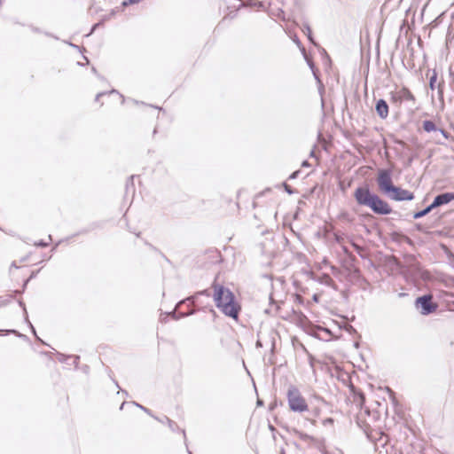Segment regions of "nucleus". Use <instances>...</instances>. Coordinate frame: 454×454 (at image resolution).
<instances>
[{"label": "nucleus", "instance_id": "nucleus-21", "mask_svg": "<svg viewBox=\"0 0 454 454\" xmlns=\"http://www.w3.org/2000/svg\"><path fill=\"white\" fill-rule=\"evenodd\" d=\"M35 246L41 247H46L49 246V242H46L44 240H39L35 243Z\"/></svg>", "mask_w": 454, "mask_h": 454}, {"label": "nucleus", "instance_id": "nucleus-11", "mask_svg": "<svg viewBox=\"0 0 454 454\" xmlns=\"http://www.w3.org/2000/svg\"><path fill=\"white\" fill-rule=\"evenodd\" d=\"M154 419L156 420H158L159 422L162 423V424H167V426H168L170 430H172L173 432L179 430V427H178L177 424L175 421L171 420L167 416H164L162 419H159L158 417H154Z\"/></svg>", "mask_w": 454, "mask_h": 454}, {"label": "nucleus", "instance_id": "nucleus-39", "mask_svg": "<svg viewBox=\"0 0 454 454\" xmlns=\"http://www.w3.org/2000/svg\"><path fill=\"white\" fill-rule=\"evenodd\" d=\"M183 435H184V438L185 439L186 438V434H185V431L184 429L181 430Z\"/></svg>", "mask_w": 454, "mask_h": 454}, {"label": "nucleus", "instance_id": "nucleus-2", "mask_svg": "<svg viewBox=\"0 0 454 454\" xmlns=\"http://www.w3.org/2000/svg\"><path fill=\"white\" fill-rule=\"evenodd\" d=\"M213 298L217 309L227 317L238 319L240 306L235 301L233 293L223 285L214 283Z\"/></svg>", "mask_w": 454, "mask_h": 454}, {"label": "nucleus", "instance_id": "nucleus-46", "mask_svg": "<svg viewBox=\"0 0 454 454\" xmlns=\"http://www.w3.org/2000/svg\"><path fill=\"white\" fill-rule=\"evenodd\" d=\"M441 131V133H442L444 136H445V132L443 129H439Z\"/></svg>", "mask_w": 454, "mask_h": 454}, {"label": "nucleus", "instance_id": "nucleus-5", "mask_svg": "<svg viewBox=\"0 0 454 454\" xmlns=\"http://www.w3.org/2000/svg\"><path fill=\"white\" fill-rule=\"evenodd\" d=\"M415 308L421 315L427 316L436 310L437 304L433 301L431 294H425L416 299Z\"/></svg>", "mask_w": 454, "mask_h": 454}, {"label": "nucleus", "instance_id": "nucleus-35", "mask_svg": "<svg viewBox=\"0 0 454 454\" xmlns=\"http://www.w3.org/2000/svg\"><path fill=\"white\" fill-rule=\"evenodd\" d=\"M333 419H331V418H328V419H326L325 420V423H333Z\"/></svg>", "mask_w": 454, "mask_h": 454}, {"label": "nucleus", "instance_id": "nucleus-42", "mask_svg": "<svg viewBox=\"0 0 454 454\" xmlns=\"http://www.w3.org/2000/svg\"><path fill=\"white\" fill-rule=\"evenodd\" d=\"M109 93H117V90H112Z\"/></svg>", "mask_w": 454, "mask_h": 454}, {"label": "nucleus", "instance_id": "nucleus-25", "mask_svg": "<svg viewBox=\"0 0 454 454\" xmlns=\"http://www.w3.org/2000/svg\"><path fill=\"white\" fill-rule=\"evenodd\" d=\"M19 304L20 307H22V309L24 310L25 317H26V320H27V312L26 306H25L24 302L22 301H20Z\"/></svg>", "mask_w": 454, "mask_h": 454}, {"label": "nucleus", "instance_id": "nucleus-47", "mask_svg": "<svg viewBox=\"0 0 454 454\" xmlns=\"http://www.w3.org/2000/svg\"><path fill=\"white\" fill-rule=\"evenodd\" d=\"M124 404H125V403H121V407H120V409H121V410L123 408Z\"/></svg>", "mask_w": 454, "mask_h": 454}, {"label": "nucleus", "instance_id": "nucleus-32", "mask_svg": "<svg viewBox=\"0 0 454 454\" xmlns=\"http://www.w3.org/2000/svg\"><path fill=\"white\" fill-rule=\"evenodd\" d=\"M256 347H257V348H259V347H260V348H261V347H262V340H260V339H259V340L256 341Z\"/></svg>", "mask_w": 454, "mask_h": 454}, {"label": "nucleus", "instance_id": "nucleus-3", "mask_svg": "<svg viewBox=\"0 0 454 454\" xmlns=\"http://www.w3.org/2000/svg\"><path fill=\"white\" fill-rule=\"evenodd\" d=\"M287 401L290 410L294 412L301 413L309 409L306 400L301 395L300 390L294 386H290L288 388Z\"/></svg>", "mask_w": 454, "mask_h": 454}, {"label": "nucleus", "instance_id": "nucleus-49", "mask_svg": "<svg viewBox=\"0 0 454 454\" xmlns=\"http://www.w3.org/2000/svg\"><path fill=\"white\" fill-rule=\"evenodd\" d=\"M417 229L420 230V225L419 224H417Z\"/></svg>", "mask_w": 454, "mask_h": 454}, {"label": "nucleus", "instance_id": "nucleus-50", "mask_svg": "<svg viewBox=\"0 0 454 454\" xmlns=\"http://www.w3.org/2000/svg\"><path fill=\"white\" fill-rule=\"evenodd\" d=\"M121 392H122L123 394H125V395H128L127 391H125V390H122Z\"/></svg>", "mask_w": 454, "mask_h": 454}, {"label": "nucleus", "instance_id": "nucleus-38", "mask_svg": "<svg viewBox=\"0 0 454 454\" xmlns=\"http://www.w3.org/2000/svg\"><path fill=\"white\" fill-rule=\"evenodd\" d=\"M30 327H31V329H32V331H33L34 334H35V335H36V334H35V330L34 326H33L31 324H30Z\"/></svg>", "mask_w": 454, "mask_h": 454}, {"label": "nucleus", "instance_id": "nucleus-52", "mask_svg": "<svg viewBox=\"0 0 454 454\" xmlns=\"http://www.w3.org/2000/svg\"><path fill=\"white\" fill-rule=\"evenodd\" d=\"M188 453H189V454H192L190 450H188Z\"/></svg>", "mask_w": 454, "mask_h": 454}, {"label": "nucleus", "instance_id": "nucleus-43", "mask_svg": "<svg viewBox=\"0 0 454 454\" xmlns=\"http://www.w3.org/2000/svg\"><path fill=\"white\" fill-rule=\"evenodd\" d=\"M83 58L86 60V63L88 64L89 63V59H87V57L84 56Z\"/></svg>", "mask_w": 454, "mask_h": 454}, {"label": "nucleus", "instance_id": "nucleus-26", "mask_svg": "<svg viewBox=\"0 0 454 454\" xmlns=\"http://www.w3.org/2000/svg\"><path fill=\"white\" fill-rule=\"evenodd\" d=\"M64 43H67L69 46H71V47H73V48H74V49H76V50H78V51H81L80 46H78V45H76V44H74V43H72L66 42V41H64Z\"/></svg>", "mask_w": 454, "mask_h": 454}, {"label": "nucleus", "instance_id": "nucleus-7", "mask_svg": "<svg viewBox=\"0 0 454 454\" xmlns=\"http://www.w3.org/2000/svg\"><path fill=\"white\" fill-rule=\"evenodd\" d=\"M391 99L395 103H401L403 101H415V97L407 88H402L401 90L391 93Z\"/></svg>", "mask_w": 454, "mask_h": 454}, {"label": "nucleus", "instance_id": "nucleus-30", "mask_svg": "<svg viewBox=\"0 0 454 454\" xmlns=\"http://www.w3.org/2000/svg\"><path fill=\"white\" fill-rule=\"evenodd\" d=\"M325 278H326V282H325V283H326L327 285H330V283H332V282H333V279L331 278V277H330V276L325 275Z\"/></svg>", "mask_w": 454, "mask_h": 454}, {"label": "nucleus", "instance_id": "nucleus-4", "mask_svg": "<svg viewBox=\"0 0 454 454\" xmlns=\"http://www.w3.org/2000/svg\"><path fill=\"white\" fill-rule=\"evenodd\" d=\"M377 184L380 191L386 196L390 195L395 185L392 181V171L388 168H381L378 172Z\"/></svg>", "mask_w": 454, "mask_h": 454}, {"label": "nucleus", "instance_id": "nucleus-12", "mask_svg": "<svg viewBox=\"0 0 454 454\" xmlns=\"http://www.w3.org/2000/svg\"><path fill=\"white\" fill-rule=\"evenodd\" d=\"M240 6L254 7L257 9H264L263 2L257 1V0H246L245 2H242L239 4V7H240Z\"/></svg>", "mask_w": 454, "mask_h": 454}, {"label": "nucleus", "instance_id": "nucleus-44", "mask_svg": "<svg viewBox=\"0 0 454 454\" xmlns=\"http://www.w3.org/2000/svg\"><path fill=\"white\" fill-rule=\"evenodd\" d=\"M92 72L95 73V74L97 73V70H96L95 67H92Z\"/></svg>", "mask_w": 454, "mask_h": 454}, {"label": "nucleus", "instance_id": "nucleus-45", "mask_svg": "<svg viewBox=\"0 0 454 454\" xmlns=\"http://www.w3.org/2000/svg\"><path fill=\"white\" fill-rule=\"evenodd\" d=\"M134 102H135L137 105H138V104H144V102L139 103V102H138V101H137V100H135Z\"/></svg>", "mask_w": 454, "mask_h": 454}, {"label": "nucleus", "instance_id": "nucleus-16", "mask_svg": "<svg viewBox=\"0 0 454 454\" xmlns=\"http://www.w3.org/2000/svg\"><path fill=\"white\" fill-rule=\"evenodd\" d=\"M270 14L283 20H285L284 11L282 7H271Z\"/></svg>", "mask_w": 454, "mask_h": 454}, {"label": "nucleus", "instance_id": "nucleus-9", "mask_svg": "<svg viewBox=\"0 0 454 454\" xmlns=\"http://www.w3.org/2000/svg\"><path fill=\"white\" fill-rule=\"evenodd\" d=\"M375 110L381 119L388 116V105L385 99L380 98L376 102Z\"/></svg>", "mask_w": 454, "mask_h": 454}, {"label": "nucleus", "instance_id": "nucleus-1", "mask_svg": "<svg viewBox=\"0 0 454 454\" xmlns=\"http://www.w3.org/2000/svg\"><path fill=\"white\" fill-rule=\"evenodd\" d=\"M354 198L358 205L369 207L374 214L386 215L392 213L388 203L378 194L372 192L366 184L355 190Z\"/></svg>", "mask_w": 454, "mask_h": 454}, {"label": "nucleus", "instance_id": "nucleus-8", "mask_svg": "<svg viewBox=\"0 0 454 454\" xmlns=\"http://www.w3.org/2000/svg\"><path fill=\"white\" fill-rule=\"evenodd\" d=\"M454 200V192H443L434 197L431 205L434 208L450 203Z\"/></svg>", "mask_w": 454, "mask_h": 454}, {"label": "nucleus", "instance_id": "nucleus-33", "mask_svg": "<svg viewBox=\"0 0 454 454\" xmlns=\"http://www.w3.org/2000/svg\"><path fill=\"white\" fill-rule=\"evenodd\" d=\"M98 25H99L98 23H97V24H94V25H93V27H92V28H91V31H90V34H92V33L95 31V29H97V27H98Z\"/></svg>", "mask_w": 454, "mask_h": 454}, {"label": "nucleus", "instance_id": "nucleus-28", "mask_svg": "<svg viewBox=\"0 0 454 454\" xmlns=\"http://www.w3.org/2000/svg\"><path fill=\"white\" fill-rule=\"evenodd\" d=\"M107 92H99L96 95V98H95V101H98L99 100V98L106 95Z\"/></svg>", "mask_w": 454, "mask_h": 454}, {"label": "nucleus", "instance_id": "nucleus-29", "mask_svg": "<svg viewBox=\"0 0 454 454\" xmlns=\"http://www.w3.org/2000/svg\"><path fill=\"white\" fill-rule=\"evenodd\" d=\"M72 358H74V365L77 366V364H78V361L80 359V356H72Z\"/></svg>", "mask_w": 454, "mask_h": 454}, {"label": "nucleus", "instance_id": "nucleus-18", "mask_svg": "<svg viewBox=\"0 0 454 454\" xmlns=\"http://www.w3.org/2000/svg\"><path fill=\"white\" fill-rule=\"evenodd\" d=\"M436 80H437V74H436L435 70H433V74L429 78V87L432 90H434L435 89Z\"/></svg>", "mask_w": 454, "mask_h": 454}, {"label": "nucleus", "instance_id": "nucleus-6", "mask_svg": "<svg viewBox=\"0 0 454 454\" xmlns=\"http://www.w3.org/2000/svg\"><path fill=\"white\" fill-rule=\"evenodd\" d=\"M387 197L390 200L395 201H404L412 200L414 199V194L408 190H404L395 185L394 189L391 191L390 195H387Z\"/></svg>", "mask_w": 454, "mask_h": 454}, {"label": "nucleus", "instance_id": "nucleus-51", "mask_svg": "<svg viewBox=\"0 0 454 454\" xmlns=\"http://www.w3.org/2000/svg\"><path fill=\"white\" fill-rule=\"evenodd\" d=\"M270 430H274V427L272 426H270Z\"/></svg>", "mask_w": 454, "mask_h": 454}, {"label": "nucleus", "instance_id": "nucleus-36", "mask_svg": "<svg viewBox=\"0 0 454 454\" xmlns=\"http://www.w3.org/2000/svg\"><path fill=\"white\" fill-rule=\"evenodd\" d=\"M301 166H302V167H307V166H309L308 161H307V160H304V161L302 162Z\"/></svg>", "mask_w": 454, "mask_h": 454}, {"label": "nucleus", "instance_id": "nucleus-10", "mask_svg": "<svg viewBox=\"0 0 454 454\" xmlns=\"http://www.w3.org/2000/svg\"><path fill=\"white\" fill-rule=\"evenodd\" d=\"M200 295H205L207 298H209L211 296V294L208 289H205L203 291L197 292L194 295L190 296V297L179 301L176 305V308H178L181 304L184 303L185 301H189L191 304L194 305L196 303V301L198 300L199 296H200Z\"/></svg>", "mask_w": 454, "mask_h": 454}, {"label": "nucleus", "instance_id": "nucleus-14", "mask_svg": "<svg viewBox=\"0 0 454 454\" xmlns=\"http://www.w3.org/2000/svg\"><path fill=\"white\" fill-rule=\"evenodd\" d=\"M29 28L30 30L33 32V33H36V34H43L45 35L46 36H49V37H52L56 40H59V37L54 35L53 34L51 33H49V32H46V31H43L40 27H37L35 26H33V25H30L29 26Z\"/></svg>", "mask_w": 454, "mask_h": 454}, {"label": "nucleus", "instance_id": "nucleus-22", "mask_svg": "<svg viewBox=\"0 0 454 454\" xmlns=\"http://www.w3.org/2000/svg\"><path fill=\"white\" fill-rule=\"evenodd\" d=\"M284 185V188H285V191L288 193V194H294V191L291 188L290 185L286 184V183L283 184Z\"/></svg>", "mask_w": 454, "mask_h": 454}, {"label": "nucleus", "instance_id": "nucleus-19", "mask_svg": "<svg viewBox=\"0 0 454 454\" xmlns=\"http://www.w3.org/2000/svg\"><path fill=\"white\" fill-rule=\"evenodd\" d=\"M137 407L140 408L142 411H144L146 414H148L149 416L154 418L155 416L153 415L151 410H149L148 408L146 407H144L143 405L134 402L133 403Z\"/></svg>", "mask_w": 454, "mask_h": 454}, {"label": "nucleus", "instance_id": "nucleus-27", "mask_svg": "<svg viewBox=\"0 0 454 454\" xmlns=\"http://www.w3.org/2000/svg\"><path fill=\"white\" fill-rule=\"evenodd\" d=\"M6 333H14V334H17L18 336L21 337L22 334L19 333L16 330H7L5 331Z\"/></svg>", "mask_w": 454, "mask_h": 454}, {"label": "nucleus", "instance_id": "nucleus-23", "mask_svg": "<svg viewBox=\"0 0 454 454\" xmlns=\"http://www.w3.org/2000/svg\"><path fill=\"white\" fill-rule=\"evenodd\" d=\"M302 31L306 35H308V34H309V32H311L310 27L308 23L303 24Z\"/></svg>", "mask_w": 454, "mask_h": 454}, {"label": "nucleus", "instance_id": "nucleus-48", "mask_svg": "<svg viewBox=\"0 0 454 454\" xmlns=\"http://www.w3.org/2000/svg\"><path fill=\"white\" fill-rule=\"evenodd\" d=\"M120 97L121 98L122 102H123V101H124V97H123V95H120Z\"/></svg>", "mask_w": 454, "mask_h": 454}, {"label": "nucleus", "instance_id": "nucleus-15", "mask_svg": "<svg viewBox=\"0 0 454 454\" xmlns=\"http://www.w3.org/2000/svg\"><path fill=\"white\" fill-rule=\"evenodd\" d=\"M423 129L427 132L437 130L436 125L433 121L426 120L423 121Z\"/></svg>", "mask_w": 454, "mask_h": 454}, {"label": "nucleus", "instance_id": "nucleus-37", "mask_svg": "<svg viewBox=\"0 0 454 454\" xmlns=\"http://www.w3.org/2000/svg\"><path fill=\"white\" fill-rule=\"evenodd\" d=\"M294 42H295L298 45L301 43H300V40H299L297 37H295Z\"/></svg>", "mask_w": 454, "mask_h": 454}, {"label": "nucleus", "instance_id": "nucleus-31", "mask_svg": "<svg viewBox=\"0 0 454 454\" xmlns=\"http://www.w3.org/2000/svg\"><path fill=\"white\" fill-rule=\"evenodd\" d=\"M270 345H271V350H273V349H274V348H275V341H274V338H273V337H271V338H270Z\"/></svg>", "mask_w": 454, "mask_h": 454}, {"label": "nucleus", "instance_id": "nucleus-40", "mask_svg": "<svg viewBox=\"0 0 454 454\" xmlns=\"http://www.w3.org/2000/svg\"><path fill=\"white\" fill-rule=\"evenodd\" d=\"M152 106V107H154V106ZM155 108L159 109L160 111H162V110H163V109H162V107H157V106H155Z\"/></svg>", "mask_w": 454, "mask_h": 454}, {"label": "nucleus", "instance_id": "nucleus-34", "mask_svg": "<svg viewBox=\"0 0 454 454\" xmlns=\"http://www.w3.org/2000/svg\"><path fill=\"white\" fill-rule=\"evenodd\" d=\"M308 36V39L313 43V38H312V35H311V32H309V34L307 35Z\"/></svg>", "mask_w": 454, "mask_h": 454}, {"label": "nucleus", "instance_id": "nucleus-24", "mask_svg": "<svg viewBox=\"0 0 454 454\" xmlns=\"http://www.w3.org/2000/svg\"><path fill=\"white\" fill-rule=\"evenodd\" d=\"M300 174V170H296L294 172H293L290 176H289V180H293V179H295L298 175Z\"/></svg>", "mask_w": 454, "mask_h": 454}, {"label": "nucleus", "instance_id": "nucleus-17", "mask_svg": "<svg viewBox=\"0 0 454 454\" xmlns=\"http://www.w3.org/2000/svg\"><path fill=\"white\" fill-rule=\"evenodd\" d=\"M195 313V310L194 309H191L189 312L187 313H180L179 316H176V311H172L170 313H168V315H171V317L174 318V319H179L180 317H188V316H191V315H193Z\"/></svg>", "mask_w": 454, "mask_h": 454}, {"label": "nucleus", "instance_id": "nucleus-41", "mask_svg": "<svg viewBox=\"0 0 454 454\" xmlns=\"http://www.w3.org/2000/svg\"><path fill=\"white\" fill-rule=\"evenodd\" d=\"M438 89H439V92H442V85L441 84L438 85Z\"/></svg>", "mask_w": 454, "mask_h": 454}, {"label": "nucleus", "instance_id": "nucleus-20", "mask_svg": "<svg viewBox=\"0 0 454 454\" xmlns=\"http://www.w3.org/2000/svg\"><path fill=\"white\" fill-rule=\"evenodd\" d=\"M283 4V0H270L269 4L270 7H282Z\"/></svg>", "mask_w": 454, "mask_h": 454}, {"label": "nucleus", "instance_id": "nucleus-13", "mask_svg": "<svg viewBox=\"0 0 454 454\" xmlns=\"http://www.w3.org/2000/svg\"><path fill=\"white\" fill-rule=\"evenodd\" d=\"M433 209H434L433 207V206L430 204L428 205L427 207H426L424 209L420 210V211H418L416 213H414L413 215V218L414 219H419V218H421L425 215H427V214H429Z\"/></svg>", "mask_w": 454, "mask_h": 454}]
</instances>
